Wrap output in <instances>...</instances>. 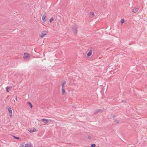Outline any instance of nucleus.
Returning a JSON list of instances; mask_svg holds the SVG:
<instances>
[{"label": "nucleus", "mask_w": 147, "mask_h": 147, "mask_svg": "<svg viewBox=\"0 0 147 147\" xmlns=\"http://www.w3.org/2000/svg\"><path fill=\"white\" fill-rule=\"evenodd\" d=\"M104 109H96L94 112L93 114L96 115L98 113H102Z\"/></svg>", "instance_id": "1"}, {"label": "nucleus", "mask_w": 147, "mask_h": 147, "mask_svg": "<svg viewBox=\"0 0 147 147\" xmlns=\"http://www.w3.org/2000/svg\"><path fill=\"white\" fill-rule=\"evenodd\" d=\"M71 30L75 34L77 33L78 30L77 28L75 26L73 27Z\"/></svg>", "instance_id": "2"}, {"label": "nucleus", "mask_w": 147, "mask_h": 147, "mask_svg": "<svg viewBox=\"0 0 147 147\" xmlns=\"http://www.w3.org/2000/svg\"><path fill=\"white\" fill-rule=\"evenodd\" d=\"M47 33L48 32L46 31L42 32H41L40 34V37L41 38H43L44 36L46 35L47 34Z\"/></svg>", "instance_id": "3"}, {"label": "nucleus", "mask_w": 147, "mask_h": 147, "mask_svg": "<svg viewBox=\"0 0 147 147\" xmlns=\"http://www.w3.org/2000/svg\"><path fill=\"white\" fill-rule=\"evenodd\" d=\"M92 48L91 47L90 48V49L89 50V52L87 54V55L88 57H90L92 55Z\"/></svg>", "instance_id": "4"}, {"label": "nucleus", "mask_w": 147, "mask_h": 147, "mask_svg": "<svg viewBox=\"0 0 147 147\" xmlns=\"http://www.w3.org/2000/svg\"><path fill=\"white\" fill-rule=\"evenodd\" d=\"M8 112H9V116L10 117H11V116H12V115L11 109V108L9 107H8Z\"/></svg>", "instance_id": "5"}, {"label": "nucleus", "mask_w": 147, "mask_h": 147, "mask_svg": "<svg viewBox=\"0 0 147 147\" xmlns=\"http://www.w3.org/2000/svg\"><path fill=\"white\" fill-rule=\"evenodd\" d=\"M24 147H32V146L31 143L29 142L26 144Z\"/></svg>", "instance_id": "6"}, {"label": "nucleus", "mask_w": 147, "mask_h": 147, "mask_svg": "<svg viewBox=\"0 0 147 147\" xmlns=\"http://www.w3.org/2000/svg\"><path fill=\"white\" fill-rule=\"evenodd\" d=\"M48 120H40L39 121L40 122L44 123L45 124H47L48 123Z\"/></svg>", "instance_id": "7"}, {"label": "nucleus", "mask_w": 147, "mask_h": 147, "mask_svg": "<svg viewBox=\"0 0 147 147\" xmlns=\"http://www.w3.org/2000/svg\"><path fill=\"white\" fill-rule=\"evenodd\" d=\"M29 57V55L27 53H25L24 54V57L25 58H28Z\"/></svg>", "instance_id": "8"}, {"label": "nucleus", "mask_w": 147, "mask_h": 147, "mask_svg": "<svg viewBox=\"0 0 147 147\" xmlns=\"http://www.w3.org/2000/svg\"><path fill=\"white\" fill-rule=\"evenodd\" d=\"M138 8L135 7L133 9L132 12L135 13H136L138 11Z\"/></svg>", "instance_id": "9"}, {"label": "nucleus", "mask_w": 147, "mask_h": 147, "mask_svg": "<svg viewBox=\"0 0 147 147\" xmlns=\"http://www.w3.org/2000/svg\"><path fill=\"white\" fill-rule=\"evenodd\" d=\"M66 84V82L65 81L64 82H61V88H63L64 87V86H65Z\"/></svg>", "instance_id": "10"}, {"label": "nucleus", "mask_w": 147, "mask_h": 147, "mask_svg": "<svg viewBox=\"0 0 147 147\" xmlns=\"http://www.w3.org/2000/svg\"><path fill=\"white\" fill-rule=\"evenodd\" d=\"M12 87L11 86H10V87H6V91L7 92H9V91L10 90L11 88H12Z\"/></svg>", "instance_id": "11"}, {"label": "nucleus", "mask_w": 147, "mask_h": 147, "mask_svg": "<svg viewBox=\"0 0 147 147\" xmlns=\"http://www.w3.org/2000/svg\"><path fill=\"white\" fill-rule=\"evenodd\" d=\"M31 132H35L36 131V129L35 128H34L33 129H30L29 131Z\"/></svg>", "instance_id": "12"}, {"label": "nucleus", "mask_w": 147, "mask_h": 147, "mask_svg": "<svg viewBox=\"0 0 147 147\" xmlns=\"http://www.w3.org/2000/svg\"><path fill=\"white\" fill-rule=\"evenodd\" d=\"M42 19L43 21H45L46 20V16L45 15L43 16L42 17Z\"/></svg>", "instance_id": "13"}, {"label": "nucleus", "mask_w": 147, "mask_h": 147, "mask_svg": "<svg viewBox=\"0 0 147 147\" xmlns=\"http://www.w3.org/2000/svg\"><path fill=\"white\" fill-rule=\"evenodd\" d=\"M61 90H62L61 92H62V94H65V90L64 88H61Z\"/></svg>", "instance_id": "14"}, {"label": "nucleus", "mask_w": 147, "mask_h": 147, "mask_svg": "<svg viewBox=\"0 0 147 147\" xmlns=\"http://www.w3.org/2000/svg\"><path fill=\"white\" fill-rule=\"evenodd\" d=\"M12 136L14 137L15 139H19L20 141H21V140L20 139V138L19 137H17L14 136Z\"/></svg>", "instance_id": "15"}, {"label": "nucleus", "mask_w": 147, "mask_h": 147, "mask_svg": "<svg viewBox=\"0 0 147 147\" xmlns=\"http://www.w3.org/2000/svg\"><path fill=\"white\" fill-rule=\"evenodd\" d=\"M27 104L29 105L30 107L31 108H32L33 106L32 104L30 102H27Z\"/></svg>", "instance_id": "16"}, {"label": "nucleus", "mask_w": 147, "mask_h": 147, "mask_svg": "<svg viewBox=\"0 0 147 147\" xmlns=\"http://www.w3.org/2000/svg\"><path fill=\"white\" fill-rule=\"evenodd\" d=\"M125 22V21L124 20V19H122L121 20V24H122L123 23Z\"/></svg>", "instance_id": "17"}, {"label": "nucleus", "mask_w": 147, "mask_h": 147, "mask_svg": "<svg viewBox=\"0 0 147 147\" xmlns=\"http://www.w3.org/2000/svg\"><path fill=\"white\" fill-rule=\"evenodd\" d=\"M53 20V17L51 18L49 20V21L50 22H51Z\"/></svg>", "instance_id": "18"}, {"label": "nucleus", "mask_w": 147, "mask_h": 147, "mask_svg": "<svg viewBox=\"0 0 147 147\" xmlns=\"http://www.w3.org/2000/svg\"><path fill=\"white\" fill-rule=\"evenodd\" d=\"M115 122L116 123H118L119 122V120H115Z\"/></svg>", "instance_id": "19"}, {"label": "nucleus", "mask_w": 147, "mask_h": 147, "mask_svg": "<svg viewBox=\"0 0 147 147\" xmlns=\"http://www.w3.org/2000/svg\"><path fill=\"white\" fill-rule=\"evenodd\" d=\"M95 146V144H92L91 145V146L92 147H94Z\"/></svg>", "instance_id": "20"}, {"label": "nucleus", "mask_w": 147, "mask_h": 147, "mask_svg": "<svg viewBox=\"0 0 147 147\" xmlns=\"http://www.w3.org/2000/svg\"><path fill=\"white\" fill-rule=\"evenodd\" d=\"M90 14L93 15H94V13L93 12H90Z\"/></svg>", "instance_id": "21"}, {"label": "nucleus", "mask_w": 147, "mask_h": 147, "mask_svg": "<svg viewBox=\"0 0 147 147\" xmlns=\"http://www.w3.org/2000/svg\"><path fill=\"white\" fill-rule=\"evenodd\" d=\"M21 147H24V144H22L21 145Z\"/></svg>", "instance_id": "22"}, {"label": "nucleus", "mask_w": 147, "mask_h": 147, "mask_svg": "<svg viewBox=\"0 0 147 147\" xmlns=\"http://www.w3.org/2000/svg\"><path fill=\"white\" fill-rule=\"evenodd\" d=\"M122 102L125 103H126V101L124 100H122Z\"/></svg>", "instance_id": "23"}, {"label": "nucleus", "mask_w": 147, "mask_h": 147, "mask_svg": "<svg viewBox=\"0 0 147 147\" xmlns=\"http://www.w3.org/2000/svg\"><path fill=\"white\" fill-rule=\"evenodd\" d=\"M91 136H89L88 137V138L89 139H91Z\"/></svg>", "instance_id": "24"}, {"label": "nucleus", "mask_w": 147, "mask_h": 147, "mask_svg": "<svg viewBox=\"0 0 147 147\" xmlns=\"http://www.w3.org/2000/svg\"><path fill=\"white\" fill-rule=\"evenodd\" d=\"M73 107V108L74 109H76V107Z\"/></svg>", "instance_id": "25"}, {"label": "nucleus", "mask_w": 147, "mask_h": 147, "mask_svg": "<svg viewBox=\"0 0 147 147\" xmlns=\"http://www.w3.org/2000/svg\"><path fill=\"white\" fill-rule=\"evenodd\" d=\"M16 100H17V96H16Z\"/></svg>", "instance_id": "26"}, {"label": "nucleus", "mask_w": 147, "mask_h": 147, "mask_svg": "<svg viewBox=\"0 0 147 147\" xmlns=\"http://www.w3.org/2000/svg\"><path fill=\"white\" fill-rule=\"evenodd\" d=\"M41 119L44 120V119Z\"/></svg>", "instance_id": "27"}]
</instances>
